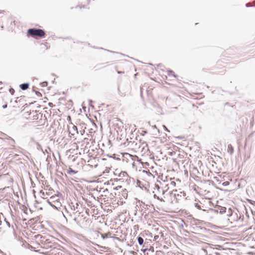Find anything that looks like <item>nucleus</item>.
<instances>
[{"label": "nucleus", "instance_id": "obj_1", "mask_svg": "<svg viewBox=\"0 0 255 255\" xmlns=\"http://www.w3.org/2000/svg\"><path fill=\"white\" fill-rule=\"evenodd\" d=\"M22 116L24 119L31 123H37L41 120L42 115L40 113L31 110L29 107H25L22 111Z\"/></svg>", "mask_w": 255, "mask_h": 255}, {"label": "nucleus", "instance_id": "obj_2", "mask_svg": "<svg viewBox=\"0 0 255 255\" xmlns=\"http://www.w3.org/2000/svg\"><path fill=\"white\" fill-rule=\"evenodd\" d=\"M27 34L30 35L33 37H44L45 35V32L44 30L40 29L31 28L27 31Z\"/></svg>", "mask_w": 255, "mask_h": 255}, {"label": "nucleus", "instance_id": "obj_3", "mask_svg": "<svg viewBox=\"0 0 255 255\" xmlns=\"http://www.w3.org/2000/svg\"><path fill=\"white\" fill-rule=\"evenodd\" d=\"M159 238H162V239H163V238H164V234L161 231L159 233V235H155L154 237V240L155 241H156V240H157L159 239Z\"/></svg>", "mask_w": 255, "mask_h": 255}, {"label": "nucleus", "instance_id": "obj_4", "mask_svg": "<svg viewBox=\"0 0 255 255\" xmlns=\"http://www.w3.org/2000/svg\"><path fill=\"white\" fill-rule=\"evenodd\" d=\"M20 87L22 90H25L29 87V84L28 83H24L20 85Z\"/></svg>", "mask_w": 255, "mask_h": 255}, {"label": "nucleus", "instance_id": "obj_5", "mask_svg": "<svg viewBox=\"0 0 255 255\" xmlns=\"http://www.w3.org/2000/svg\"><path fill=\"white\" fill-rule=\"evenodd\" d=\"M78 171L73 170L71 168L69 167L67 170V173L69 174H76Z\"/></svg>", "mask_w": 255, "mask_h": 255}, {"label": "nucleus", "instance_id": "obj_6", "mask_svg": "<svg viewBox=\"0 0 255 255\" xmlns=\"http://www.w3.org/2000/svg\"><path fill=\"white\" fill-rule=\"evenodd\" d=\"M137 241L140 245H142L143 244V240L141 237H138Z\"/></svg>", "mask_w": 255, "mask_h": 255}, {"label": "nucleus", "instance_id": "obj_7", "mask_svg": "<svg viewBox=\"0 0 255 255\" xmlns=\"http://www.w3.org/2000/svg\"><path fill=\"white\" fill-rule=\"evenodd\" d=\"M233 148L231 145H228V151L230 152V153H232L233 152Z\"/></svg>", "mask_w": 255, "mask_h": 255}, {"label": "nucleus", "instance_id": "obj_8", "mask_svg": "<svg viewBox=\"0 0 255 255\" xmlns=\"http://www.w3.org/2000/svg\"><path fill=\"white\" fill-rule=\"evenodd\" d=\"M168 75L169 76H174V77H175V75L174 72L171 71H168Z\"/></svg>", "mask_w": 255, "mask_h": 255}, {"label": "nucleus", "instance_id": "obj_9", "mask_svg": "<svg viewBox=\"0 0 255 255\" xmlns=\"http://www.w3.org/2000/svg\"><path fill=\"white\" fill-rule=\"evenodd\" d=\"M76 8H79L80 9H81L82 8H87V6L85 5H79V6H78Z\"/></svg>", "mask_w": 255, "mask_h": 255}, {"label": "nucleus", "instance_id": "obj_10", "mask_svg": "<svg viewBox=\"0 0 255 255\" xmlns=\"http://www.w3.org/2000/svg\"><path fill=\"white\" fill-rule=\"evenodd\" d=\"M9 93H10L12 95H13L14 94V92H15L13 88H10V89H9Z\"/></svg>", "mask_w": 255, "mask_h": 255}, {"label": "nucleus", "instance_id": "obj_11", "mask_svg": "<svg viewBox=\"0 0 255 255\" xmlns=\"http://www.w3.org/2000/svg\"><path fill=\"white\" fill-rule=\"evenodd\" d=\"M170 184L171 186H172L173 187H175L176 186V183L174 181L170 182Z\"/></svg>", "mask_w": 255, "mask_h": 255}, {"label": "nucleus", "instance_id": "obj_12", "mask_svg": "<svg viewBox=\"0 0 255 255\" xmlns=\"http://www.w3.org/2000/svg\"><path fill=\"white\" fill-rule=\"evenodd\" d=\"M2 108H3V109L6 108L7 107V103H6V102H5V103H4V104H3V105H2Z\"/></svg>", "mask_w": 255, "mask_h": 255}, {"label": "nucleus", "instance_id": "obj_13", "mask_svg": "<svg viewBox=\"0 0 255 255\" xmlns=\"http://www.w3.org/2000/svg\"><path fill=\"white\" fill-rule=\"evenodd\" d=\"M229 184V182L228 181L224 182L223 183V185H224V186H227V185H228Z\"/></svg>", "mask_w": 255, "mask_h": 255}, {"label": "nucleus", "instance_id": "obj_14", "mask_svg": "<svg viewBox=\"0 0 255 255\" xmlns=\"http://www.w3.org/2000/svg\"><path fill=\"white\" fill-rule=\"evenodd\" d=\"M48 106L51 107V108H52L54 107V105L53 104V103H48Z\"/></svg>", "mask_w": 255, "mask_h": 255}, {"label": "nucleus", "instance_id": "obj_15", "mask_svg": "<svg viewBox=\"0 0 255 255\" xmlns=\"http://www.w3.org/2000/svg\"><path fill=\"white\" fill-rule=\"evenodd\" d=\"M36 94L38 96H41V94L39 92H36Z\"/></svg>", "mask_w": 255, "mask_h": 255}, {"label": "nucleus", "instance_id": "obj_16", "mask_svg": "<svg viewBox=\"0 0 255 255\" xmlns=\"http://www.w3.org/2000/svg\"><path fill=\"white\" fill-rule=\"evenodd\" d=\"M102 237L103 239H105L107 237V235L106 234L102 235Z\"/></svg>", "mask_w": 255, "mask_h": 255}, {"label": "nucleus", "instance_id": "obj_17", "mask_svg": "<svg viewBox=\"0 0 255 255\" xmlns=\"http://www.w3.org/2000/svg\"><path fill=\"white\" fill-rule=\"evenodd\" d=\"M121 187H122L121 186H117V187L114 188V189L115 190H118V189H119V188H121Z\"/></svg>", "mask_w": 255, "mask_h": 255}, {"label": "nucleus", "instance_id": "obj_18", "mask_svg": "<svg viewBox=\"0 0 255 255\" xmlns=\"http://www.w3.org/2000/svg\"><path fill=\"white\" fill-rule=\"evenodd\" d=\"M73 128H74V129H75L76 130H77V127L75 126H73Z\"/></svg>", "mask_w": 255, "mask_h": 255}, {"label": "nucleus", "instance_id": "obj_19", "mask_svg": "<svg viewBox=\"0 0 255 255\" xmlns=\"http://www.w3.org/2000/svg\"><path fill=\"white\" fill-rule=\"evenodd\" d=\"M155 187L157 188V189H159V186L158 185H155Z\"/></svg>", "mask_w": 255, "mask_h": 255}, {"label": "nucleus", "instance_id": "obj_20", "mask_svg": "<svg viewBox=\"0 0 255 255\" xmlns=\"http://www.w3.org/2000/svg\"><path fill=\"white\" fill-rule=\"evenodd\" d=\"M54 198V197L53 196H52L50 197V200H51L52 199H53Z\"/></svg>", "mask_w": 255, "mask_h": 255}, {"label": "nucleus", "instance_id": "obj_21", "mask_svg": "<svg viewBox=\"0 0 255 255\" xmlns=\"http://www.w3.org/2000/svg\"><path fill=\"white\" fill-rule=\"evenodd\" d=\"M68 120H71V117L70 116H68Z\"/></svg>", "mask_w": 255, "mask_h": 255}, {"label": "nucleus", "instance_id": "obj_22", "mask_svg": "<svg viewBox=\"0 0 255 255\" xmlns=\"http://www.w3.org/2000/svg\"><path fill=\"white\" fill-rule=\"evenodd\" d=\"M223 210L224 211H223V212H225V209H224Z\"/></svg>", "mask_w": 255, "mask_h": 255}, {"label": "nucleus", "instance_id": "obj_23", "mask_svg": "<svg viewBox=\"0 0 255 255\" xmlns=\"http://www.w3.org/2000/svg\"><path fill=\"white\" fill-rule=\"evenodd\" d=\"M48 202L49 203V204H51V202L50 201H48Z\"/></svg>", "mask_w": 255, "mask_h": 255}]
</instances>
